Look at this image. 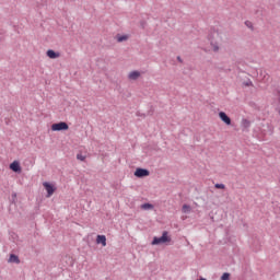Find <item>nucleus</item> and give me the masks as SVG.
Segmentation results:
<instances>
[{
  "label": "nucleus",
  "instance_id": "1",
  "mask_svg": "<svg viewBox=\"0 0 280 280\" xmlns=\"http://www.w3.org/2000/svg\"><path fill=\"white\" fill-rule=\"evenodd\" d=\"M208 40L210 43L211 51L218 54V51H220V45H222V30L211 28L208 34Z\"/></svg>",
  "mask_w": 280,
  "mask_h": 280
},
{
  "label": "nucleus",
  "instance_id": "2",
  "mask_svg": "<svg viewBox=\"0 0 280 280\" xmlns=\"http://www.w3.org/2000/svg\"><path fill=\"white\" fill-rule=\"evenodd\" d=\"M172 238L167 236V232H163L161 237H154L152 241V246H158L159 244H166V242H171Z\"/></svg>",
  "mask_w": 280,
  "mask_h": 280
},
{
  "label": "nucleus",
  "instance_id": "3",
  "mask_svg": "<svg viewBox=\"0 0 280 280\" xmlns=\"http://www.w3.org/2000/svg\"><path fill=\"white\" fill-rule=\"evenodd\" d=\"M52 132H60L62 130H69V125L65 121L56 122L51 125Z\"/></svg>",
  "mask_w": 280,
  "mask_h": 280
},
{
  "label": "nucleus",
  "instance_id": "4",
  "mask_svg": "<svg viewBox=\"0 0 280 280\" xmlns=\"http://www.w3.org/2000/svg\"><path fill=\"white\" fill-rule=\"evenodd\" d=\"M43 186L47 191V198H51V196H54V192L56 191V186L47 182L43 183Z\"/></svg>",
  "mask_w": 280,
  "mask_h": 280
},
{
  "label": "nucleus",
  "instance_id": "5",
  "mask_svg": "<svg viewBox=\"0 0 280 280\" xmlns=\"http://www.w3.org/2000/svg\"><path fill=\"white\" fill-rule=\"evenodd\" d=\"M135 176L137 178H145V176H150V171H148L145 168H137L135 171Z\"/></svg>",
  "mask_w": 280,
  "mask_h": 280
},
{
  "label": "nucleus",
  "instance_id": "6",
  "mask_svg": "<svg viewBox=\"0 0 280 280\" xmlns=\"http://www.w3.org/2000/svg\"><path fill=\"white\" fill-rule=\"evenodd\" d=\"M219 117L221 121H223V124H225L226 126H231V118L229 117V115H226V113L220 112Z\"/></svg>",
  "mask_w": 280,
  "mask_h": 280
},
{
  "label": "nucleus",
  "instance_id": "7",
  "mask_svg": "<svg viewBox=\"0 0 280 280\" xmlns=\"http://www.w3.org/2000/svg\"><path fill=\"white\" fill-rule=\"evenodd\" d=\"M141 78V72L139 70H133L128 73V80H139Z\"/></svg>",
  "mask_w": 280,
  "mask_h": 280
},
{
  "label": "nucleus",
  "instance_id": "8",
  "mask_svg": "<svg viewBox=\"0 0 280 280\" xmlns=\"http://www.w3.org/2000/svg\"><path fill=\"white\" fill-rule=\"evenodd\" d=\"M46 56H48L50 58V60H56V58H60V52H56L52 49H48L46 51Z\"/></svg>",
  "mask_w": 280,
  "mask_h": 280
},
{
  "label": "nucleus",
  "instance_id": "9",
  "mask_svg": "<svg viewBox=\"0 0 280 280\" xmlns=\"http://www.w3.org/2000/svg\"><path fill=\"white\" fill-rule=\"evenodd\" d=\"M10 170H12V172H21V164L14 161L10 164Z\"/></svg>",
  "mask_w": 280,
  "mask_h": 280
},
{
  "label": "nucleus",
  "instance_id": "10",
  "mask_svg": "<svg viewBox=\"0 0 280 280\" xmlns=\"http://www.w3.org/2000/svg\"><path fill=\"white\" fill-rule=\"evenodd\" d=\"M96 244H102V246H106V235H97Z\"/></svg>",
  "mask_w": 280,
  "mask_h": 280
},
{
  "label": "nucleus",
  "instance_id": "11",
  "mask_svg": "<svg viewBox=\"0 0 280 280\" xmlns=\"http://www.w3.org/2000/svg\"><path fill=\"white\" fill-rule=\"evenodd\" d=\"M9 264H21L19 256L11 254L9 257Z\"/></svg>",
  "mask_w": 280,
  "mask_h": 280
},
{
  "label": "nucleus",
  "instance_id": "12",
  "mask_svg": "<svg viewBox=\"0 0 280 280\" xmlns=\"http://www.w3.org/2000/svg\"><path fill=\"white\" fill-rule=\"evenodd\" d=\"M128 38H129L128 35H117L116 36L117 43H124V42L128 40Z\"/></svg>",
  "mask_w": 280,
  "mask_h": 280
},
{
  "label": "nucleus",
  "instance_id": "13",
  "mask_svg": "<svg viewBox=\"0 0 280 280\" xmlns=\"http://www.w3.org/2000/svg\"><path fill=\"white\" fill-rule=\"evenodd\" d=\"M182 212H183V213H191V206H189V205H184V206L182 207Z\"/></svg>",
  "mask_w": 280,
  "mask_h": 280
},
{
  "label": "nucleus",
  "instance_id": "14",
  "mask_svg": "<svg viewBox=\"0 0 280 280\" xmlns=\"http://www.w3.org/2000/svg\"><path fill=\"white\" fill-rule=\"evenodd\" d=\"M141 209H143L144 211H148V210H150V209H154V206L151 205V203H143V205L141 206Z\"/></svg>",
  "mask_w": 280,
  "mask_h": 280
},
{
  "label": "nucleus",
  "instance_id": "15",
  "mask_svg": "<svg viewBox=\"0 0 280 280\" xmlns=\"http://www.w3.org/2000/svg\"><path fill=\"white\" fill-rule=\"evenodd\" d=\"M245 25H246V27H248V30H252V32H253V30H255V26H253V22H250V21H246Z\"/></svg>",
  "mask_w": 280,
  "mask_h": 280
},
{
  "label": "nucleus",
  "instance_id": "16",
  "mask_svg": "<svg viewBox=\"0 0 280 280\" xmlns=\"http://www.w3.org/2000/svg\"><path fill=\"white\" fill-rule=\"evenodd\" d=\"M244 128H248L250 126V121L248 119H243Z\"/></svg>",
  "mask_w": 280,
  "mask_h": 280
},
{
  "label": "nucleus",
  "instance_id": "17",
  "mask_svg": "<svg viewBox=\"0 0 280 280\" xmlns=\"http://www.w3.org/2000/svg\"><path fill=\"white\" fill-rule=\"evenodd\" d=\"M215 189H225L226 186H224V184H215L214 185Z\"/></svg>",
  "mask_w": 280,
  "mask_h": 280
},
{
  "label": "nucleus",
  "instance_id": "18",
  "mask_svg": "<svg viewBox=\"0 0 280 280\" xmlns=\"http://www.w3.org/2000/svg\"><path fill=\"white\" fill-rule=\"evenodd\" d=\"M230 277H231V275L225 272L222 275L221 280H229Z\"/></svg>",
  "mask_w": 280,
  "mask_h": 280
},
{
  "label": "nucleus",
  "instance_id": "19",
  "mask_svg": "<svg viewBox=\"0 0 280 280\" xmlns=\"http://www.w3.org/2000/svg\"><path fill=\"white\" fill-rule=\"evenodd\" d=\"M77 159H78V161H84L86 159V156H84L82 154H77Z\"/></svg>",
  "mask_w": 280,
  "mask_h": 280
}]
</instances>
